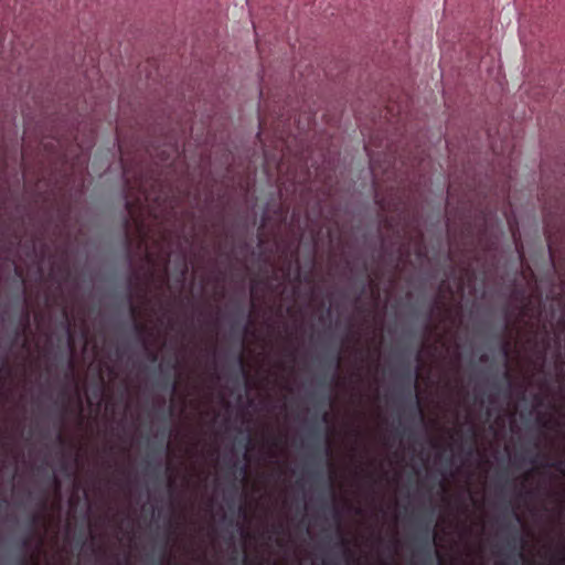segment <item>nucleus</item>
<instances>
[{
    "label": "nucleus",
    "mask_w": 565,
    "mask_h": 565,
    "mask_svg": "<svg viewBox=\"0 0 565 565\" xmlns=\"http://www.w3.org/2000/svg\"><path fill=\"white\" fill-rule=\"evenodd\" d=\"M63 312L67 321V345L71 353L73 354L75 351V337L77 331L76 329L78 328L79 337L83 341L84 349L87 350L90 347L94 359L97 360L99 363L100 379L103 380V375L106 374L109 382L117 381L119 379V364L117 359H106L102 355V350L98 348L96 343H93L92 341L90 331L85 318L79 317L78 323L75 320L72 323L66 309H64Z\"/></svg>",
    "instance_id": "9b49d317"
},
{
    "label": "nucleus",
    "mask_w": 565,
    "mask_h": 565,
    "mask_svg": "<svg viewBox=\"0 0 565 565\" xmlns=\"http://www.w3.org/2000/svg\"><path fill=\"white\" fill-rule=\"evenodd\" d=\"M127 192L125 207L128 217L124 222L125 242L129 262L140 256V266L128 279L129 310L135 331L151 362L158 360L159 350L166 343L168 330H173L171 315L174 299L170 295L168 265L172 254L177 263V289L184 287L189 263L199 270L194 255L188 259V250L195 241L194 228L185 233L184 225L177 223L174 211L180 195L163 185L159 179L137 178L130 181L125 172Z\"/></svg>",
    "instance_id": "f257e3e1"
},
{
    "label": "nucleus",
    "mask_w": 565,
    "mask_h": 565,
    "mask_svg": "<svg viewBox=\"0 0 565 565\" xmlns=\"http://www.w3.org/2000/svg\"><path fill=\"white\" fill-rule=\"evenodd\" d=\"M512 301L518 302L515 319L510 321L513 312L510 313L509 323L516 330L519 339L513 344L507 339L501 344V351L505 360V366L514 351L518 363L524 366V376L520 382L518 397L525 399L526 384L540 376L537 386L540 394L534 396L535 404H542L543 395L548 393V383L544 374L546 354L551 348V332L541 320L542 300L541 296L534 292L525 294L524 290L515 289L512 292ZM504 377L511 383V371L505 367Z\"/></svg>",
    "instance_id": "f03ea898"
},
{
    "label": "nucleus",
    "mask_w": 565,
    "mask_h": 565,
    "mask_svg": "<svg viewBox=\"0 0 565 565\" xmlns=\"http://www.w3.org/2000/svg\"><path fill=\"white\" fill-rule=\"evenodd\" d=\"M525 541L523 536L519 534V532L515 530L514 535L511 536L510 540L507 542V547L512 551L515 554V557L513 558V565H520L519 558L523 557L522 550L524 547Z\"/></svg>",
    "instance_id": "a211bd4d"
},
{
    "label": "nucleus",
    "mask_w": 565,
    "mask_h": 565,
    "mask_svg": "<svg viewBox=\"0 0 565 565\" xmlns=\"http://www.w3.org/2000/svg\"><path fill=\"white\" fill-rule=\"evenodd\" d=\"M509 463H512L513 461H508ZM522 463H525L526 461H521ZM529 463H542L546 467H554V468H561L565 466V461H527Z\"/></svg>",
    "instance_id": "a878e982"
},
{
    "label": "nucleus",
    "mask_w": 565,
    "mask_h": 565,
    "mask_svg": "<svg viewBox=\"0 0 565 565\" xmlns=\"http://www.w3.org/2000/svg\"><path fill=\"white\" fill-rule=\"evenodd\" d=\"M22 348L29 350V340L26 338L23 340Z\"/></svg>",
    "instance_id": "c9c22d12"
},
{
    "label": "nucleus",
    "mask_w": 565,
    "mask_h": 565,
    "mask_svg": "<svg viewBox=\"0 0 565 565\" xmlns=\"http://www.w3.org/2000/svg\"><path fill=\"white\" fill-rule=\"evenodd\" d=\"M202 288L205 289L210 285L212 286L211 297L214 300H220L224 297L225 290L224 286L221 284V275L218 273L212 271L205 274L201 277Z\"/></svg>",
    "instance_id": "4468645a"
},
{
    "label": "nucleus",
    "mask_w": 565,
    "mask_h": 565,
    "mask_svg": "<svg viewBox=\"0 0 565 565\" xmlns=\"http://www.w3.org/2000/svg\"><path fill=\"white\" fill-rule=\"evenodd\" d=\"M36 522H38V516H36V515H34V516H33V523H36Z\"/></svg>",
    "instance_id": "c03bdc74"
},
{
    "label": "nucleus",
    "mask_w": 565,
    "mask_h": 565,
    "mask_svg": "<svg viewBox=\"0 0 565 565\" xmlns=\"http://www.w3.org/2000/svg\"><path fill=\"white\" fill-rule=\"evenodd\" d=\"M232 423L226 414L212 406L200 413L198 425L181 424L170 431L168 446L175 447L183 456L178 459H221L218 448L222 433L231 429ZM164 459H172L169 455Z\"/></svg>",
    "instance_id": "20e7f679"
},
{
    "label": "nucleus",
    "mask_w": 565,
    "mask_h": 565,
    "mask_svg": "<svg viewBox=\"0 0 565 565\" xmlns=\"http://www.w3.org/2000/svg\"><path fill=\"white\" fill-rule=\"evenodd\" d=\"M205 324H206V332H207V335H206V340H205V344H206V352L211 353L212 355L215 354V351H216V329H217V319H207L205 320Z\"/></svg>",
    "instance_id": "f3484780"
},
{
    "label": "nucleus",
    "mask_w": 565,
    "mask_h": 565,
    "mask_svg": "<svg viewBox=\"0 0 565 565\" xmlns=\"http://www.w3.org/2000/svg\"><path fill=\"white\" fill-rule=\"evenodd\" d=\"M358 462H359V463H362L363 461H362V460H359Z\"/></svg>",
    "instance_id": "3c124183"
},
{
    "label": "nucleus",
    "mask_w": 565,
    "mask_h": 565,
    "mask_svg": "<svg viewBox=\"0 0 565 565\" xmlns=\"http://www.w3.org/2000/svg\"><path fill=\"white\" fill-rule=\"evenodd\" d=\"M234 463V466H237L238 463H244V467L247 468L253 461H248V460H245V461H232Z\"/></svg>",
    "instance_id": "f704fd0d"
},
{
    "label": "nucleus",
    "mask_w": 565,
    "mask_h": 565,
    "mask_svg": "<svg viewBox=\"0 0 565 565\" xmlns=\"http://www.w3.org/2000/svg\"><path fill=\"white\" fill-rule=\"evenodd\" d=\"M200 366H201V361L198 359L195 362V367H200Z\"/></svg>",
    "instance_id": "a19ab883"
},
{
    "label": "nucleus",
    "mask_w": 565,
    "mask_h": 565,
    "mask_svg": "<svg viewBox=\"0 0 565 565\" xmlns=\"http://www.w3.org/2000/svg\"><path fill=\"white\" fill-rule=\"evenodd\" d=\"M337 385H338V386H343V385H344V381H338V382H337Z\"/></svg>",
    "instance_id": "79ce46f5"
},
{
    "label": "nucleus",
    "mask_w": 565,
    "mask_h": 565,
    "mask_svg": "<svg viewBox=\"0 0 565 565\" xmlns=\"http://www.w3.org/2000/svg\"><path fill=\"white\" fill-rule=\"evenodd\" d=\"M294 260L298 262V249L297 248H296V250L290 253V255L287 259V263L281 268V271H282L281 275H282L284 279H287L290 276L291 264Z\"/></svg>",
    "instance_id": "b1692460"
},
{
    "label": "nucleus",
    "mask_w": 565,
    "mask_h": 565,
    "mask_svg": "<svg viewBox=\"0 0 565 565\" xmlns=\"http://www.w3.org/2000/svg\"><path fill=\"white\" fill-rule=\"evenodd\" d=\"M365 377L370 382V387L373 390V399H374V402H376L379 399V396L376 397L375 386L372 383V380L370 379V376L366 374L365 367L363 366V359L361 360V363H359L358 361L354 360V366H353V371L351 373L352 382H354L355 384H361L364 382Z\"/></svg>",
    "instance_id": "dca6fc26"
},
{
    "label": "nucleus",
    "mask_w": 565,
    "mask_h": 565,
    "mask_svg": "<svg viewBox=\"0 0 565 565\" xmlns=\"http://www.w3.org/2000/svg\"><path fill=\"white\" fill-rule=\"evenodd\" d=\"M162 558L169 562L171 559V556L167 555V552L164 551Z\"/></svg>",
    "instance_id": "ea45409f"
},
{
    "label": "nucleus",
    "mask_w": 565,
    "mask_h": 565,
    "mask_svg": "<svg viewBox=\"0 0 565 565\" xmlns=\"http://www.w3.org/2000/svg\"><path fill=\"white\" fill-rule=\"evenodd\" d=\"M268 290V284L263 280L253 279L250 281V306L253 309H256L262 303L266 302V294Z\"/></svg>",
    "instance_id": "2eb2a0df"
},
{
    "label": "nucleus",
    "mask_w": 565,
    "mask_h": 565,
    "mask_svg": "<svg viewBox=\"0 0 565 565\" xmlns=\"http://www.w3.org/2000/svg\"><path fill=\"white\" fill-rule=\"evenodd\" d=\"M273 369L267 370L266 374L260 377L259 382L263 387L279 386L285 392H291L290 377L295 372V364L286 359H278L274 361Z\"/></svg>",
    "instance_id": "f8f14e48"
},
{
    "label": "nucleus",
    "mask_w": 565,
    "mask_h": 565,
    "mask_svg": "<svg viewBox=\"0 0 565 565\" xmlns=\"http://www.w3.org/2000/svg\"><path fill=\"white\" fill-rule=\"evenodd\" d=\"M364 417L365 413L358 409L353 413L351 419L344 422V434L350 441L359 444L369 439L384 450L393 452V459H405L406 454L411 456L409 459H424L422 456H417L423 450V444L417 434L412 429L390 423L379 405L371 413L374 422L372 427L364 428L362 426ZM386 459L391 458L387 457ZM426 459L430 458L427 457Z\"/></svg>",
    "instance_id": "7ed1b4c3"
},
{
    "label": "nucleus",
    "mask_w": 565,
    "mask_h": 565,
    "mask_svg": "<svg viewBox=\"0 0 565 565\" xmlns=\"http://www.w3.org/2000/svg\"><path fill=\"white\" fill-rule=\"evenodd\" d=\"M200 377L203 382L209 383V386L213 385L218 380L215 361L206 363L204 369L200 373Z\"/></svg>",
    "instance_id": "412c9836"
},
{
    "label": "nucleus",
    "mask_w": 565,
    "mask_h": 565,
    "mask_svg": "<svg viewBox=\"0 0 565 565\" xmlns=\"http://www.w3.org/2000/svg\"><path fill=\"white\" fill-rule=\"evenodd\" d=\"M318 311L320 312L319 317H318V321L321 326H326V324H329L330 321H331V317H332V309H331V306L329 307H326V303L324 301H320V303L318 305Z\"/></svg>",
    "instance_id": "4be33fe9"
},
{
    "label": "nucleus",
    "mask_w": 565,
    "mask_h": 565,
    "mask_svg": "<svg viewBox=\"0 0 565 565\" xmlns=\"http://www.w3.org/2000/svg\"><path fill=\"white\" fill-rule=\"evenodd\" d=\"M384 276L381 269H375L370 273L369 288L371 303L367 308L362 305H356L355 307L356 312L363 316L362 328L371 333L366 339V345H361L362 337L359 331L350 334V340H352L354 344L352 348L354 360L361 363L363 359V366L375 386L376 396L379 395V372L381 366L383 331V316L379 312V307L381 305V282Z\"/></svg>",
    "instance_id": "39448f33"
},
{
    "label": "nucleus",
    "mask_w": 565,
    "mask_h": 565,
    "mask_svg": "<svg viewBox=\"0 0 565 565\" xmlns=\"http://www.w3.org/2000/svg\"><path fill=\"white\" fill-rule=\"evenodd\" d=\"M281 530H282V526L280 524L271 526V533H274V534H279L281 532Z\"/></svg>",
    "instance_id": "473e14b6"
},
{
    "label": "nucleus",
    "mask_w": 565,
    "mask_h": 565,
    "mask_svg": "<svg viewBox=\"0 0 565 565\" xmlns=\"http://www.w3.org/2000/svg\"><path fill=\"white\" fill-rule=\"evenodd\" d=\"M185 216L189 218V220H193V213L192 212H186L185 213Z\"/></svg>",
    "instance_id": "4c0bfd02"
},
{
    "label": "nucleus",
    "mask_w": 565,
    "mask_h": 565,
    "mask_svg": "<svg viewBox=\"0 0 565 565\" xmlns=\"http://www.w3.org/2000/svg\"><path fill=\"white\" fill-rule=\"evenodd\" d=\"M54 298H55V296H52V295L47 294L45 296V303H46V306H52L54 302H56V300Z\"/></svg>",
    "instance_id": "2f4dec72"
},
{
    "label": "nucleus",
    "mask_w": 565,
    "mask_h": 565,
    "mask_svg": "<svg viewBox=\"0 0 565 565\" xmlns=\"http://www.w3.org/2000/svg\"><path fill=\"white\" fill-rule=\"evenodd\" d=\"M31 542H32V536L31 535H28L22 539L21 541V550L24 552L25 550H28L31 545Z\"/></svg>",
    "instance_id": "7c9ffc66"
},
{
    "label": "nucleus",
    "mask_w": 565,
    "mask_h": 565,
    "mask_svg": "<svg viewBox=\"0 0 565 565\" xmlns=\"http://www.w3.org/2000/svg\"><path fill=\"white\" fill-rule=\"evenodd\" d=\"M178 383L179 381H175L172 386V397L169 405L170 416L183 415L190 403V393L188 388H185L183 392H178Z\"/></svg>",
    "instance_id": "ddd939ff"
},
{
    "label": "nucleus",
    "mask_w": 565,
    "mask_h": 565,
    "mask_svg": "<svg viewBox=\"0 0 565 565\" xmlns=\"http://www.w3.org/2000/svg\"><path fill=\"white\" fill-rule=\"evenodd\" d=\"M68 275H70L68 267L65 264L57 266V268L52 266V268L49 273V278L52 281L56 282L55 291L58 295L61 294V290H62V284L66 280Z\"/></svg>",
    "instance_id": "6ab92c4d"
},
{
    "label": "nucleus",
    "mask_w": 565,
    "mask_h": 565,
    "mask_svg": "<svg viewBox=\"0 0 565 565\" xmlns=\"http://www.w3.org/2000/svg\"><path fill=\"white\" fill-rule=\"evenodd\" d=\"M388 462H390V463H393L394 461H393V460H390ZM396 462L398 463L399 461H396Z\"/></svg>",
    "instance_id": "09e8293b"
},
{
    "label": "nucleus",
    "mask_w": 565,
    "mask_h": 565,
    "mask_svg": "<svg viewBox=\"0 0 565 565\" xmlns=\"http://www.w3.org/2000/svg\"><path fill=\"white\" fill-rule=\"evenodd\" d=\"M30 556L25 553V552H22L19 557L17 558V564L18 565H29L30 564Z\"/></svg>",
    "instance_id": "c756f323"
},
{
    "label": "nucleus",
    "mask_w": 565,
    "mask_h": 565,
    "mask_svg": "<svg viewBox=\"0 0 565 565\" xmlns=\"http://www.w3.org/2000/svg\"><path fill=\"white\" fill-rule=\"evenodd\" d=\"M382 248L390 258L388 264V290L397 278V273L405 270L411 264V256L414 255L417 262L426 257V246L423 233L417 220L404 221L403 224L395 222L394 217L386 218L381 228Z\"/></svg>",
    "instance_id": "423d86ee"
},
{
    "label": "nucleus",
    "mask_w": 565,
    "mask_h": 565,
    "mask_svg": "<svg viewBox=\"0 0 565 565\" xmlns=\"http://www.w3.org/2000/svg\"><path fill=\"white\" fill-rule=\"evenodd\" d=\"M74 367L73 360H70V369L72 370Z\"/></svg>",
    "instance_id": "37998d69"
},
{
    "label": "nucleus",
    "mask_w": 565,
    "mask_h": 565,
    "mask_svg": "<svg viewBox=\"0 0 565 565\" xmlns=\"http://www.w3.org/2000/svg\"><path fill=\"white\" fill-rule=\"evenodd\" d=\"M289 433L286 425L278 420L265 419L258 423L254 431L248 433L246 451L242 459H253L249 452L258 454L257 459H278L277 455L288 445Z\"/></svg>",
    "instance_id": "9d476101"
},
{
    "label": "nucleus",
    "mask_w": 565,
    "mask_h": 565,
    "mask_svg": "<svg viewBox=\"0 0 565 565\" xmlns=\"http://www.w3.org/2000/svg\"><path fill=\"white\" fill-rule=\"evenodd\" d=\"M435 540V532H431L429 527H426L423 535L420 536V550L425 554L430 564H433V542Z\"/></svg>",
    "instance_id": "aec40b11"
},
{
    "label": "nucleus",
    "mask_w": 565,
    "mask_h": 565,
    "mask_svg": "<svg viewBox=\"0 0 565 565\" xmlns=\"http://www.w3.org/2000/svg\"><path fill=\"white\" fill-rule=\"evenodd\" d=\"M62 409L58 418L56 441L63 448H78L88 434V423L84 415L81 392H61Z\"/></svg>",
    "instance_id": "1a4fd4ad"
},
{
    "label": "nucleus",
    "mask_w": 565,
    "mask_h": 565,
    "mask_svg": "<svg viewBox=\"0 0 565 565\" xmlns=\"http://www.w3.org/2000/svg\"><path fill=\"white\" fill-rule=\"evenodd\" d=\"M420 462H422V463H428L429 461L422 460Z\"/></svg>",
    "instance_id": "de8ad7c7"
},
{
    "label": "nucleus",
    "mask_w": 565,
    "mask_h": 565,
    "mask_svg": "<svg viewBox=\"0 0 565 565\" xmlns=\"http://www.w3.org/2000/svg\"><path fill=\"white\" fill-rule=\"evenodd\" d=\"M31 363L23 359L15 365L3 363L0 367V439L8 450L23 434V420L14 415L15 394L25 384Z\"/></svg>",
    "instance_id": "6e6552de"
},
{
    "label": "nucleus",
    "mask_w": 565,
    "mask_h": 565,
    "mask_svg": "<svg viewBox=\"0 0 565 565\" xmlns=\"http://www.w3.org/2000/svg\"><path fill=\"white\" fill-rule=\"evenodd\" d=\"M550 562L555 565H565V550L564 546H558L550 553Z\"/></svg>",
    "instance_id": "5701e85b"
},
{
    "label": "nucleus",
    "mask_w": 565,
    "mask_h": 565,
    "mask_svg": "<svg viewBox=\"0 0 565 565\" xmlns=\"http://www.w3.org/2000/svg\"><path fill=\"white\" fill-rule=\"evenodd\" d=\"M30 330V311L25 308L22 317V331L26 332Z\"/></svg>",
    "instance_id": "c85d7f7f"
},
{
    "label": "nucleus",
    "mask_w": 565,
    "mask_h": 565,
    "mask_svg": "<svg viewBox=\"0 0 565 565\" xmlns=\"http://www.w3.org/2000/svg\"><path fill=\"white\" fill-rule=\"evenodd\" d=\"M284 359L295 364L296 361V350L290 345H286L284 348Z\"/></svg>",
    "instance_id": "bb28decb"
},
{
    "label": "nucleus",
    "mask_w": 565,
    "mask_h": 565,
    "mask_svg": "<svg viewBox=\"0 0 565 565\" xmlns=\"http://www.w3.org/2000/svg\"><path fill=\"white\" fill-rule=\"evenodd\" d=\"M331 419V416H330V413L326 412L323 415H322V420L327 424H329Z\"/></svg>",
    "instance_id": "72a5a7b5"
},
{
    "label": "nucleus",
    "mask_w": 565,
    "mask_h": 565,
    "mask_svg": "<svg viewBox=\"0 0 565 565\" xmlns=\"http://www.w3.org/2000/svg\"><path fill=\"white\" fill-rule=\"evenodd\" d=\"M324 459L333 460L334 458L331 455H327ZM348 459H355L354 457H349Z\"/></svg>",
    "instance_id": "58836bf2"
},
{
    "label": "nucleus",
    "mask_w": 565,
    "mask_h": 565,
    "mask_svg": "<svg viewBox=\"0 0 565 565\" xmlns=\"http://www.w3.org/2000/svg\"><path fill=\"white\" fill-rule=\"evenodd\" d=\"M164 462H166V463H172L173 461L166 460Z\"/></svg>",
    "instance_id": "49530a36"
},
{
    "label": "nucleus",
    "mask_w": 565,
    "mask_h": 565,
    "mask_svg": "<svg viewBox=\"0 0 565 565\" xmlns=\"http://www.w3.org/2000/svg\"><path fill=\"white\" fill-rule=\"evenodd\" d=\"M349 540L341 534L340 544L344 547V555L348 559H352L354 557V552L349 547Z\"/></svg>",
    "instance_id": "393cba45"
},
{
    "label": "nucleus",
    "mask_w": 565,
    "mask_h": 565,
    "mask_svg": "<svg viewBox=\"0 0 565 565\" xmlns=\"http://www.w3.org/2000/svg\"><path fill=\"white\" fill-rule=\"evenodd\" d=\"M448 462H449V463H451V466H452V465H454V463H456L457 461L450 460V461H448ZM459 462H460V463H466L467 461H459ZM477 462H478V463H481L482 461H477ZM484 462H486V463H491L492 461H484Z\"/></svg>",
    "instance_id": "e433bc0d"
},
{
    "label": "nucleus",
    "mask_w": 565,
    "mask_h": 565,
    "mask_svg": "<svg viewBox=\"0 0 565 565\" xmlns=\"http://www.w3.org/2000/svg\"><path fill=\"white\" fill-rule=\"evenodd\" d=\"M118 397L105 394V416L109 424L102 434V440L110 451L125 455L132 447L140 428L139 414L131 412V385L128 377L120 381Z\"/></svg>",
    "instance_id": "0eeeda50"
},
{
    "label": "nucleus",
    "mask_w": 565,
    "mask_h": 565,
    "mask_svg": "<svg viewBox=\"0 0 565 565\" xmlns=\"http://www.w3.org/2000/svg\"><path fill=\"white\" fill-rule=\"evenodd\" d=\"M326 463H334L335 461H330V460H327L324 461Z\"/></svg>",
    "instance_id": "a18cd8bd"
},
{
    "label": "nucleus",
    "mask_w": 565,
    "mask_h": 565,
    "mask_svg": "<svg viewBox=\"0 0 565 565\" xmlns=\"http://www.w3.org/2000/svg\"><path fill=\"white\" fill-rule=\"evenodd\" d=\"M32 252H33L32 262H33V263H36V265H38V267H39V271H40V274L42 275V271H43V269H42V263H43V257H44V255H43V253H41V255H38V254H36V252H35V246H34V245H33V249H32Z\"/></svg>",
    "instance_id": "cd10ccee"
},
{
    "label": "nucleus",
    "mask_w": 565,
    "mask_h": 565,
    "mask_svg": "<svg viewBox=\"0 0 565 565\" xmlns=\"http://www.w3.org/2000/svg\"><path fill=\"white\" fill-rule=\"evenodd\" d=\"M275 462H276V463H279L280 461H279V460H276Z\"/></svg>",
    "instance_id": "8fccbe9b"
}]
</instances>
